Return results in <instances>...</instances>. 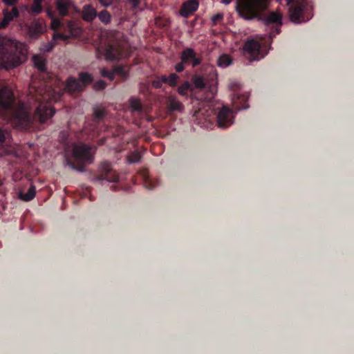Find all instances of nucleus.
Wrapping results in <instances>:
<instances>
[{"label":"nucleus","instance_id":"nucleus-1","mask_svg":"<svg viewBox=\"0 0 354 354\" xmlns=\"http://www.w3.org/2000/svg\"><path fill=\"white\" fill-rule=\"evenodd\" d=\"M39 74L32 76L28 102L24 101V131L37 128L55 113V109L47 105L55 100L56 92L53 87V78L46 71V57L35 55L32 57Z\"/></svg>","mask_w":354,"mask_h":354},{"label":"nucleus","instance_id":"nucleus-2","mask_svg":"<svg viewBox=\"0 0 354 354\" xmlns=\"http://www.w3.org/2000/svg\"><path fill=\"white\" fill-rule=\"evenodd\" d=\"M21 44L0 35V67L10 69L21 63Z\"/></svg>","mask_w":354,"mask_h":354},{"label":"nucleus","instance_id":"nucleus-3","mask_svg":"<svg viewBox=\"0 0 354 354\" xmlns=\"http://www.w3.org/2000/svg\"><path fill=\"white\" fill-rule=\"evenodd\" d=\"M0 109L6 112L8 121L14 127L21 128L22 109L21 106H13V93L8 88L0 90Z\"/></svg>","mask_w":354,"mask_h":354},{"label":"nucleus","instance_id":"nucleus-4","mask_svg":"<svg viewBox=\"0 0 354 354\" xmlns=\"http://www.w3.org/2000/svg\"><path fill=\"white\" fill-rule=\"evenodd\" d=\"M72 156L74 161L66 158V163L72 169L84 172L86 164H91L93 160L91 147L86 144H74L72 149Z\"/></svg>","mask_w":354,"mask_h":354},{"label":"nucleus","instance_id":"nucleus-5","mask_svg":"<svg viewBox=\"0 0 354 354\" xmlns=\"http://www.w3.org/2000/svg\"><path fill=\"white\" fill-rule=\"evenodd\" d=\"M269 0H240L237 5L239 15L246 19L258 17L265 11Z\"/></svg>","mask_w":354,"mask_h":354},{"label":"nucleus","instance_id":"nucleus-6","mask_svg":"<svg viewBox=\"0 0 354 354\" xmlns=\"http://www.w3.org/2000/svg\"><path fill=\"white\" fill-rule=\"evenodd\" d=\"M280 4H285L288 6L289 16L291 21L299 24L309 20L306 17L305 14L308 10L306 0H277Z\"/></svg>","mask_w":354,"mask_h":354},{"label":"nucleus","instance_id":"nucleus-7","mask_svg":"<svg viewBox=\"0 0 354 354\" xmlns=\"http://www.w3.org/2000/svg\"><path fill=\"white\" fill-rule=\"evenodd\" d=\"M63 28L66 33L55 32L53 35V41L56 42L57 40L61 39L66 41L71 37L75 36L80 32V28L75 22L73 21H66V24L61 21L57 18H52L51 28L57 31L58 29Z\"/></svg>","mask_w":354,"mask_h":354},{"label":"nucleus","instance_id":"nucleus-8","mask_svg":"<svg viewBox=\"0 0 354 354\" xmlns=\"http://www.w3.org/2000/svg\"><path fill=\"white\" fill-rule=\"evenodd\" d=\"M265 24L268 31V38H262V44L265 47L270 46L272 39L277 35L281 32V26L282 25V16L279 12H272L270 13L265 19Z\"/></svg>","mask_w":354,"mask_h":354},{"label":"nucleus","instance_id":"nucleus-9","mask_svg":"<svg viewBox=\"0 0 354 354\" xmlns=\"http://www.w3.org/2000/svg\"><path fill=\"white\" fill-rule=\"evenodd\" d=\"M119 175L112 169L111 165L108 162L101 163L98 168V172L93 176V181L106 180L110 183H115L119 180Z\"/></svg>","mask_w":354,"mask_h":354},{"label":"nucleus","instance_id":"nucleus-10","mask_svg":"<svg viewBox=\"0 0 354 354\" xmlns=\"http://www.w3.org/2000/svg\"><path fill=\"white\" fill-rule=\"evenodd\" d=\"M261 44L255 40L250 39L247 41L243 48L244 56L250 62L259 60L264 57L261 55Z\"/></svg>","mask_w":354,"mask_h":354},{"label":"nucleus","instance_id":"nucleus-11","mask_svg":"<svg viewBox=\"0 0 354 354\" xmlns=\"http://www.w3.org/2000/svg\"><path fill=\"white\" fill-rule=\"evenodd\" d=\"M194 116L198 124L203 127L209 128L212 124L214 117V111L210 108H201L195 112Z\"/></svg>","mask_w":354,"mask_h":354},{"label":"nucleus","instance_id":"nucleus-12","mask_svg":"<svg viewBox=\"0 0 354 354\" xmlns=\"http://www.w3.org/2000/svg\"><path fill=\"white\" fill-rule=\"evenodd\" d=\"M180 58L187 65H191L193 68L200 66L202 63V57L198 56L195 50L192 48H185L180 53Z\"/></svg>","mask_w":354,"mask_h":354},{"label":"nucleus","instance_id":"nucleus-13","mask_svg":"<svg viewBox=\"0 0 354 354\" xmlns=\"http://www.w3.org/2000/svg\"><path fill=\"white\" fill-rule=\"evenodd\" d=\"M217 124L220 128H227L234 123L232 111L227 106H223L217 113Z\"/></svg>","mask_w":354,"mask_h":354},{"label":"nucleus","instance_id":"nucleus-14","mask_svg":"<svg viewBox=\"0 0 354 354\" xmlns=\"http://www.w3.org/2000/svg\"><path fill=\"white\" fill-rule=\"evenodd\" d=\"M28 30V35L30 39H37L42 35L46 28V25L43 19H35L30 25L26 26Z\"/></svg>","mask_w":354,"mask_h":354},{"label":"nucleus","instance_id":"nucleus-15","mask_svg":"<svg viewBox=\"0 0 354 354\" xmlns=\"http://www.w3.org/2000/svg\"><path fill=\"white\" fill-rule=\"evenodd\" d=\"M122 47L119 42L109 43L104 47V55L107 60L114 61L120 58Z\"/></svg>","mask_w":354,"mask_h":354},{"label":"nucleus","instance_id":"nucleus-16","mask_svg":"<svg viewBox=\"0 0 354 354\" xmlns=\"http://www.w3.org/2000/svg\"><path fill=\"white\" fill-rule=\"evenodd\" d=\"M232 103L235 109H245L248 108V96L247 94H241L239 93H234L232 95Z\"/></svg>","mask_w":354,"mask_h":354},{"label":"nucleus","instance_id":"nucleus-17","mask_svg":"<svg viewBox=\"0 0 354 354\" xmlns=\"http://www.w3.org/2000/svg\"><path fill=\"white\" fill-rule=\"evenodd\" d=\"M198 8V2L197 0H188L183 3L180 8V13L184 17H188Z\"/></svg>","mask_w":354,"mask_h":354},{"label":"nucleus","instance_id":"nucleus-18","mask_svg":"<svg viewBox=\"0 0 354 354\" xmlns=\"http://www.w3.org/2000/svg\"><path fill=\"white\" fill-rule=\"evenodd\" d=\"M97 12L95 8L90 4L84 5L82 10V19L88 23H91L97 17Z\"/></svg>","mask_w":354,"mask_h":354},{"label":"nucleus","instance_id":"nucleus-19","mask_svg":"<svg viewBox=\"0 0 354 354\" xmlns=\"http://www.w3.org/2000/svg\"><path fill=\"white\" fill-rule=\"evenodd\" d=\"M65 90L71 93H79L83 91L79 80L73 77H69L66 82Z\"/></svg>","mask_w":354,"mask_h":354},{"label":"nucleus","instance_id":"nucleus-20","mask_svg":"<svg viewBox=\"0 0 354 354\" xmlns=\"http://www.w3.org/2000/svg\"><path fill=\"white\" fill-rule=\"evenodd\" d=\"M18 10L16 8H12L10 12H3V19L0 21V28H5L8 24L18 16Z\"/></svg>","mask_w":354,"mask_h":354},{"label":"nucleus","instance_id":"nucleus-21","mask_svg":"<svg viewBox=\"0 0 354 354\" xmlns=\"http://www.w3.org/2000/svg\"><path fill=\"white\" fill-rule=\"evenodd\" d=\"M71 5V0H57L56 8L59 12V14L62 16H66L68 13L69 7Z\"/></svg>","mask_w":354,"mask_h":354},{"label":"nucleus","instance_id":"nucleus-22","mask_svg":"<svg viewBox=\"0 0 354 354\" xmlns=\"http://www.w3.org/2000/svg\"><path fill=\"white\" fill-rule=\"evenodd\" d=\"M168 106L170 110L176 111H181L184 108V106L182 104V102L178 100L174 96H171L169 97Z\"/></svg>","mask_w":354,"mask_h":354},{"label":"nucleus","instance_id":"nucleus-23","mask_svg":"<svg viewBox=\"0 0 354 354\" xmlns=\"http://www.w3.org/2000/svg\"><path fill=\"white\" fill-rule=\"evenodd\" d=\"M77 80L84 89L87 85L93 82V78L91 74L86 72H81L79 73V78Z\"/></svg>","mask_w":354,"mask_h":354},{"label":"nucleus","instance_id":"nucleus-24","mask_svg":"<svg viewBox=\"0 0 354 354\" xmlns=\"http://www.w3.org/2000/svg\"><path fill=\"white\" fill-rule=\"evenodd\" d=\"M180 77L176 73H171L169 75H162V82L171 87H175L178 82Z\"/></svg>","mask_w":354,"mask_h":354},{"label":"nucleus","instance_id":"nucleus-25","mask_svg":"<svg viewBox=\"0 0 354 354\" xmlns=\"http://www.w3.org/2000/svg\"><path fill=\"white\" fill-rule=\"evenodd\" d=\"M129 106L133 112L142 113L143 111L142 104L138 98L131 97L129 100Z\"/></svg>","mask_w":354,"mask_h":354},{"label":"nucleus","instance_id":"nucleus-26","mask_svg":"<svg viewBox=\"0 0 354 354\" xmlns=\"http://www.w3.org/2000/svg\"><path fill=\"white\" fill-rule=\"evenodd\" d=\"M232 63V59L227 54H223L218 58L217 65L221 68H226Z\"/></svg>","mask_w":354,"mask_h":354},{"label":"nucleus","instance_id":"nucleus-27","mask_svg":"<svg viewBox=\"0 0 354 354\" xmlns=\"http://www.w3.org/2000/svg\"><path fill=\"white\" fill-rule=\"evenodd\" d=\"M106 111H105L104 109H102V108H96L94 109L93 111V121L98 124L101 122H102L104 118L106 116Z\"/></svg>","mask_w":354,"mask_h":354},{"label":"nucleus","instance_id":"nucleus-28","mask_svg":"<svg viewBox=\"0 0 354 354\" xmlns=\"http://www.w3.org/2000/svg\"><path fill=\"white\" fill-rule=\"evenodd\" d=\"M143 184L146 189H153L158 185V180L151 178L150 176L145 175L143 176Z\"/></svg>","mask_w":354,"mask_h":354},{"label":"nucleus","instance_id":"nucleus-29","mask_svg":"<svg viewBox=\"0 0 354 354\" xmlns=\"http://www.w3.org/2000/svg\"><path fill=\"white\" fill-rule=\"evenodd\" d=\"M97 17H98L100 21L105 25L109 24L111 20V15L106 10L100 11Z\"/></svg>","mask_w":354,"mask_h":354},{"label":"nucleus","instance_id":"nucleus-30","mask_svg":"<svg viewBox=\"0 0 354 354\" xmlns=\"http://www.w3.org/2000/svg\"><path fill=\"white\" fill-rule=\"evenodd\" d=\"M56 46V42L53 40L47 43H42L39 47V50L44 53L50 52Z\"/></svg>","mask_w":354,"mask_h":354},{"label":"nucleus","instance_id":"nucleus-31","mask_svg":"<svg viewBox=\"0 0 354 354\" xmlns=\"http://www.w3.org/2000/svg\"><path fill=\"white\" fill-rule=\"evenodd\" d=\"M42 1L43 0H34L29 11L33 14L40 13L42 11Z\"/></svg>","mask_w":354,"mask_h":354},{"label":"nucleus","instance_id":"nucleus-32","mask_svg":"<svg viewBox=\"0 0 354 354\" xmlns=\"http://www.w3.org/2000/svg\"><path fill=\"white\" fill-rule=\"evenodd\" d=\"M36 194L35 187L30 185L26 193H24V201H30L34 198Z\"/></svg>","mask_w":354,"mask_h":354},{"label":"nucleus","instance_id":"nucleus-33","mask_svg":"<svg viewBox=\"0 0 354 354\" xmlns=\"http://www.w3.org/2000/svg\"><path fill=\"white\" fill-rule=\"evenodd\" d=\"M191 88V84L189 82H185L182 85L178 86V93L183 96L187 95V92Z\"/></svg>","mask_w":354,"mask_h":354},{"label":"nucleus","instance_id":"nucleus-34","mask_svg":"<svg viewBox=\"0 0 354 354\" xmlns=\"http://www.w3.org/2000/svg\"><path fill=\"white\" fill-rule=\"evenodd\" d=\"M141 158L142 156L140 153L138 151H135L128 156V161L129 163H136L140 161Z\"/></svg>","mask_w":354,"mask_h":354},{"label":"nucleus","instance_id":"nucleus-35","mask_svg":"<svg viewBox=\"0 0 354 354\" xmlns=\"http://www.w3.org/2000/svg\"><path fill=\"white\" fill-rule=\"evenodd\" d=\"M192 82L194 85L197 88H204L205 86V83L204 79L201 76H195L192 79Z\"/></svg>","mask_w":354,"mask_h":354},{"label":"nucleus","instance_id":"nucleus-36","mask_svg":"<svg viewBox=\"0 0 354 354\" xmlns=\"http://www.w3.org/2000/svg\"><path fill=\"white\" fill-rule=\"evenodd\" d=\"M100 74L104 77H107L110 80H113L115 78V72L113 70L109 71L105 68L100 70Z\"/></svg>","mask_w":354,"mask_h":354},{"label":"nucleus","instance_id":"nucleus-37","mask_svg":"<svg viewBox=\"0 0 354 354\" xmlns=\"http://www.w3.org/2000/svg\"><path fill=\"white\" fill-rule=\"evenodd\" d=\"M163 84H165V82H162V75L156 77L151 81V85L155 88H162Z\"/></svg>","mask_w":354,"mask_h":354},{"label":"nucleus","instance_id":"nucleus-38","mask_svg":"<svg viewBox=\"0 0 354 354\" xmlns=\"http://www.w3.org/2000/svg\"><path fill=\"white\" fill-rule=\"evenodd\" d=\"M113 71L115 74L120 75L122 77H126L127 76V72L125 71L124 67L122 65L115 66L113 68Z\"/></svg>","mask_w":354,"mask_h":354},{"label":"nucleus","instance_id":"nucleus-39","mask_svg":"<svg viewBox=\"0 0 354 354\" xmlns=\"http://www.w3.org/2000/svg\"><path fill=\"white\" fill-rule=\"evenodd\" d=\"M106 86V83L104 80H98L93 85V88L97 91L103 90Z\"/></svg>","mask_w":354,"mask_h":354},{"label":"nucleus","instance_id":"nucleus-40","mask_svg":"<svg viewBox=\"0 0 354 354\" xmlns=\"http://www.w3.org/2000/svg\"><path fill=\"white\" fill-rule=\"evenodd\" d=\"M229 88L234 91V93H238L237 91L241 88V84L237 82H232L229 84Z\"/></svg>","mask_w":354,"mask_h":354},{"label":"nucleus","instance_id":"nucleus-41","mask_svg":"<svg viewBox=\"0 0 354 354\" xmlns=\"http://www.w3.org/2000/svg\"><path fill=\"white\" fill-rule=\"evenodd\" d=\"M185 65H187V64L180 60V62L177 63L175 65L174 68L177 73H181L185 70Z\"/></svg>","mask_w":354,"mask_h":354},{"label":"nucleus","instance_id":"nucleus-42","mask_svg":"<svg viewBox=\"0 0 354 354\" xmlns=\"http://www.w3.org/2000/svg\"><path fill=\"white\" fill-rule=\"evenodd\" d=\"M223 19L222 14H217L212 17V21L214 23H216L217 21H221Z\"/></svg>","mask_w":354,"mask_h":354},{"label":"nucleus","instance_id":"nucleus-43","mask_svg":"<svg viewBox=\"0 0 354 354\" xmlns=\"http://www.w3.org/2000/svg\"><path fill=\"white\" fill-rule=\"evenodd\" d=\"M99 1L104 7L109 6L112 3V0H99Z\"/></svg>","mask_w":354,"mask_h":354},{"label":"nucleus","instance_id":"nucleus-44","mask_svg":"<svg viewBox=\"0 0 354 354\" xmlns=\"http://www.w3.org/2000/svg\"><path fill=\"white\" fill-rule=\"evenodd\" d=\"M133 6V9H136L140 3V0H129Z\"/></svg>","mask_w":354,"mask_h":354},{"label":"nucleus","instance_id":"nucleus-45","mask_svg":"<svg viewBox=\"0 0 354 354\" xmlns=\"http://www.w3.org/2000/svg\"><path fill=\"white\" fill-rule=\"evenodd\" d=\"M5 134L3 131L0 129V143L3 142L5 140Z\"/></svg>","mask_w":354,"mask_h":354},{"label":"nucleus","instance_id":"nucleus-46","mask_svg":"<svg viewBox=\"0 0 354 354\" xmlns=\"http://www.w3.org/2000/svg\"><path fill=\"white\" fill-rule=\"evenodd\" d=\"M16 0H3V1L7 5H12L15 3Z\"/></svg>","mask_w":354,"mask_h":354},{"label":"nucleus","instance_id":"nucleus-47","mask_svg":"<svg viewBox=\"0 0 354 354\" xmlns=\"http://www.w3.org/2000/svg\"><path fill=\"white\" fill-rule=\"evenodd\" d=\"M60 136L62 137L63 141L66 139V133L65 131L60 132Z\"/></svg>","mask_w":354,"mask_h":354},{"label":"nucleus","instance_id":"nucleus-48","mask_svg":"<svg viewBox=\"0 0 354 354\" xmlns=\"http://www.w3.org/2000/svg\"><path fill=\"white\" fill-rule=\"evenodd\" d=\"M232 0H221V2L225 5H228L231 3Z\"/></svg>","mask_w":354,"mask_h":354},{"label":"nucleus","instance_id":"nucleus-49","mask_svg":"<svg viewBox=\"0 0 354 354\" xmlns=\"http://www.w3.org/2000/svg\"><path fill=\"white\" fill-rule=\"evenodd\" d=\"M18 197H19L20 199H22V192H18Z\"/></svg>","mask_w":354,"mask_h":354},{"label":"nucleus","instance_id":"nucleus-50","mask_svg":"<svg viewBox=\"0 0 354 354\" xmlns=\"http://www.w3.org/2000/svg\"><path fill=\"white\" fill-rule=\"evenodd\" d=\"M23 8H24V10H28V7H27V6H26V5H24V6H23Z\"/></svg>","mask_w":354,"mask_h":354},{"label":"nucleus","instance_id":"nucleus-51","mask_svg":"<svg viewBox=\"0 0 354 354\" xmlns=\"http://www.w3.org/2000/svg\"><path fill=\"white\" fill-rule=\"evenodd\" d=\"M111 187L113 188V190H115V185H113Z\"/></svg>","mask_w":354,"mask_h":354},{"label":"nucleus","instance_id":"nucleus-52","mask_svg":"<svg viewBox=\"0 0 354 354\" xmlns=\"http://www.w3.org/2000/svg\"><path fill=\"white\" fill-rule=\"evenodd\" d=\"M24 57H25V56L24 55ZM25 61H26V59L24 58L23 62H25Z\"/></svg>","mask_w":354,"mask_h":354}]
</instances>
